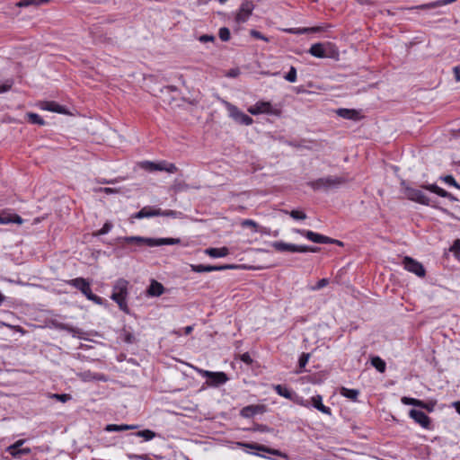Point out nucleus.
<instances>
[{"label":"nucleus","mask_w":460,"mask_h":460,"mask_svg":"<svg viewBox=\"0 0 460 460\" xmlns=\"http://www.w3.org/2000/svg\"><path fill=\"white\" fill-rule=\"evenodd\" d=\"M248 112L252 115L268 114L279 117L281 115V109L272 105L270 102L259 101L248 108Z\"/></svg>","instance_id":"5"},{"label":"nucleus","mask_w":460,"mask_h":460,"mask_svg":"<svg viewBox=\"0 0 460 460\" xmlns=\"http://www.w3.org/2000/svg\"><path fill=\"white\" fill-rule=\"evenodd\" d=\"M308 52L315 58H326L325 49H324L323 44H322V43L313 44L311 46V48L309 49Z\"/></svg>","instance_id":"28"},{"label":"nucleus","mask_w":460,"mask_h":460,"mask_svg":"<svg viewBox=\"0 0 460 460\" xmlns=\"http://www.w3.org/2000/svg\"><path fill=\"white\" fill-rule=\"evenodd\" d=\"M442 180L449 185L455 186L456 188H460V186L458 185V183L456 181L455 178L452 175H447L443 177Z\"/></svg>","instance_id":"49"},{"label":"nucleus","mask_w":460,"mask_h":460,"mask_svg":"<svg viewBox=\"0 0 460 460\" xmlns=\"http://www.w3.org/2000/svg\"><path fill=\"white\" fill-rule=\"evenodd\" d=\"M341 394L352 401H357L358 396L359 394V391L357 389H349L346 387H342L341 390Z\"/></svg>","instance_id":"32"},{"label":"nucleus","mask_w":460,"mask_h":460,"mask_svg":"<svg viewBox=\"0 0 460 460\" xmlns=\"http://www.w3.org/2000/svg\"><path fill=\"white\" fill-rule=\"evenodd\" d=\"M139 166L146 171H157V163H154L151 161H143L139 163Z\"/></svg>","instance_id":"39"},{"label":"nucleus","mask_w":460,"mask_h":460,"mask_svg":"<svg viewBox=\"0 0 460 460\" xmlns=\"http://www.w3.org/2000/svg\"><path fill=\"white\" fill-rule=\"evenodd\" d=\"M308 402H309V407L312 405L314 408L317 409L319 411H321L324 414H327V415L332 414L331 409L323 403L322 395L317 394L315 396H313L311 398V402L308 401Z\"/></svg>","instance_id":"19"},{"label":"nucleus","mask_w":460,"mask_h":460,"mask_svg":"<svg viewBox=\"0 0 460 460\" xmlns=\"http://www.w3.org/2000/svg\"><path fill=\"white\" fill-rule=\"evenodd\" d=\"M196 371L201 375L203 377H207L208 380L206 384L208 386H219L221 385L226 384L229 378L227 375L224 372H212L208 370H204L201 368H196Z\"/></svg>","instance_id":"6"},{"label":"nucleus","mask_w":460,"mask_h":460,"mask_svg":"<svg viewBox=\"0 0 460 460\" xmlns=\"http://www.w3.org/2000/svg\"><path fill=\"white\" fill-rule=\"evenodd\" d=\"M239 445L243 447H246V448H250V449H255V450H258V451H261V452H265V453H268V454H270V455H273V456H279V457H282L286 460L288 459V456L284 453V452H281L280 450L279 449H274V448H270V447H268L264 445H261V444H258V443H239Z\"/></svg>","instance_id":"11"},{"label":"nucleus","mask_w":460,"mask_h":460,"mask_svg":"<svg viewBox=\"0 0 460 460\" xmlns=\"http://www.w3.org/2000/svg\"><path fill=\"white\" fill-rule=\"evenodd\" d=\"M293 232L302 234L308 240L316 243H337L338 245H342V243L339 240L330 238L310 230L294 229Z\"/></svg>","instance_id":"8"},{"label":"nucleus","mask_w":460,"mask_h":460,"mask_svg":"<svg viewBox=\"0 0 460 460\" xmlns=\"http://www.w3.org/2000/svg\"><path fill=\"white\" fill-rule=\"evenodd\" d=\"M22 222V218L17 214L2 213L0 215V225H7L11 223L21 225Z\"/></svg>","instance_id":"21"},{"label":"nucleus","mask_w":460,"mask_h":460,"mask_svg":"<svg viewBox=\"0 0 460 460\" xmlns=\"http://www.w3.org/2000/svg\"><path fill=\"white\" fill-rule=\"evenodd\" d=\"M135 436L142 438L146 441H149L156 437V433L151 429H144L135 433Z\"/></svg>","instance_id":"33"},{"label":"nucleus","mask_w":460,"mask_h":460,"mask_svg":"<svg viewBox=\"0 0 460 460\" xmlns=\"http://www.w3.org/2000/svg\"><path fill=\"white\" fill-rule=\"evenodd\" d=\"M160 213V208H153L151 207H144L136 214L132 215V218L135 219H142L145 217H158Z\"/></svg>","instance_id":"18"},{"label":"nucleus","mask_w":460,"mask_h":460,"mask_svg":"<svg viewBox=\"0 0 460 460\" xmlns=\"http://www.w3.org/2000/svg\"><path fill=\"white\" fill-rule=\"evenodd\" d=\"M129 282L125 279H119L115 281L111 298L117 303L119 308L126 314L129 313L127 303L128 296Z\"/></svg>","instance_id":"1"},{"label":"nucleus","mask_w":460,"mask_h":460,"mask_svg":"<svg viewBox=\"0 0 460 460\" xmlns=\"http://www.w3.org/2000/svg\"><path fill=\"white\" fill-rule=\"evenodd\" d=\"M204 252L212 258H222L229 254V250L227 247L208 248Z\"/></svg>","instance_id":"25"},{"label":"nucleus","mask_w":460,"mask_h":460,"mask_svg":"<svg viewBox=\"0 0 460 460\" xmlns=\"http://www.w3.org/2000/svg\"><path fill=\"white\" fill-rule=\"evenodd\" d=\"M251 35L255 38V39H258V40H262L264 41H269V39L266 38L264 35H262L260 31H255V30H252L251 31Z\"/></svg>","instance_id":"53"},{"label":"nucleus","mask_w":460,"mask_h":460,"mask_svg":"<svg viewBox=\"0 0 460 460\" xmlns=\"http://www.w3.org/2000/svg\"><path fill=\"white\" fill-rule=\"evenodd\" d=\"M261 410V406H260V405H249V406L243 407L241 410V416H243V418H252L254 415L260 413Z\"/></svg>","instance_id":"27"},{"label":"nucleus","mask_w":460,"mask_h":460,"mask_svg":"<svg viewBox=\"0 0 460 460\" xmlns=\"http://www.w3.org/2000/svg\"><path fill=\"white\" fill-rule=\"evenodd\" d=\"M360 4H372L374 3L373 0H356Z\"/></svg>","instance_id":"59"},{"label":"nucleus","mask_w":460,"mask_h":460,"mask_svg":"<svg viewBox=\"0 0 460 460\" xmlns=\"http://www.w3.org/2000/svg\"><path fill=\"white\" fill-rule=\"evenodd\" d=\"M160 213L159 216H162V217H177V212L174 211V210H161L160 209Z\"/></svg>","instance_id":"54"},{"label":"nucleus","mask_w":460,"mask_h":460,"mask_svg":"<svg viewBox=\"0 0 460 460\" xmlns=\"http://www.w3.org/2000/svg\"><path fill=\"white\" fill-rule=\"evenodd\" d=\"M404 195L411 201L420 203L421 205H429V199L420 190L411 187H405L403 190Z\"/></svg>","instance_id":"12"},{"label":"nucleus","mask_w":460,"mask_h":460,"mask_svg":"<svg viewBox=\"0 0 460 460\" xmlns=\"http://www.w3.org/2000/svg\"><path fill=\"white\" fill-rule=\"evenodd\" d=\"M409 415L411 419L414 420L415 422L420 424L424 429H429L430 426V419L429 417L421 411H418L415 409H411L409 411Z\"/></svg>","instance_id":"15"},{"label":"nucleus","mask_w":460,"mask_h":460,"mask_svg":"<svg viewBox=\"0 0 460 460\" xmlns=\"http://www.w3.org/2000/svg\"><path fill=\"white\" fill-rule=\"evenodd\" d=\"M27 117L29 119V121L32 124H38V125L45 124V121L43 120V119L36 113L29 112V113H27Z\"/></svg>","instance_id":"38"},{"label":"nucleus","mask_w":460,"mask_h":460,"mask_svg":"<svg viewBox=\"0 0 460 460\" xmlns=\"http://www.w3.org/2000/svg\"><path fill=\"white\" fill-rule=\"evenodd\" d=\"M128 457L129 459H137V460H152L148 455H135V454H128Z\"/></svg>","instance_id":"52"},{"label":"nucleus","mask_w":460,"mask_h":460,"mask_svg":"<svg viewBox=\"0 0 460 460\" xmlns=\"http://www.w3.org/2000/svg\"><path fill=\"white\" fill-rule=\"evenodd\" d=\"M164 290L165 288L162 283L155 279H152L148 288L146 289V295L152 297L160 296L164 293Z\"/></svg>","instance_id":"17"},{"label":"nucleus","mask_w":460,"mask_h":460,"mask_svg":"<svg viewBox=\"0 0 460 460\" xmlns=\"http://www.w3.org/2000/svg\"><path fill=\"white\" fill-rule=\"evenodd\" d=\"M77 377L84 382H91V381H102L107 382L108 377L101 373L92 372L90 370H86L84 372H80L76 374Z\"/></svg>","instance_id":"16"},{"label":"nucleus","mask_w":460,"mask_h":460,"mask_svg":"<svg viewBox=\"0 0 460 460\" xmlns=\"http://www.w3.org/2000/svg\"><path fill=\"white\" fill-rule=\"evenodd\" d=\"M103 191H104L105 193H112V192H114V190H113V189H111V188H104V189H103Z\"/></svg>","instance_id":"62"},{"label":"nucleus","mask_w":460,"mask_h":460,"mask_svg":"<svg viewBox=\"0 0 460 460\" xmlns=\"http://www.w3.org/2000/svg\"><path fill=\"white\" fill-rule=\"evenodd\" d=\"M309 358H310L309 353H302V355L299 358V361H298L299 367L300 368L305 367L306 366Z\"/></svg>","instance_id":"48"},{"label":"nucleus","mask_w":460,"mask_h":460,"mask_svg":"<svg viewBox=\"0 0 460 460\" xmlns=\"http://www.w3.org/2000/svg\"><path fill=\"white\" fill-rule=\"evenodd\" d=\"M402 264L406 270L414 273L418 277L422 278L426 274V270L423 265L409 256H405L403 258Z\"/></svg>","instance_id":"10"},{"label":"nucleus","mask_w":460,"mask_h":460,"mask_svg":"<svg viewBox=\"0 0 460 460\" xmlns=\"http://www.w3.org/2000/svg\"><path fill=\"white\" fill-rule=\"evenodd\" d=\"M241 360L248 365L252 363V359L247 352L241 355Z\"/></svg>","instance_id":"55"},{"label":"nucleus","mask_w":460,"mask_h":460,"mask_svg":"<svg viewBox=\"0 0 460 460\" xmlns=\"http://www.w3.org/2000/svg\"><path fill=\"white\" fill-rule=\"evenodd\" d=\"M5 300V297L4 295L0 293V305L3 304V302Z\"/></svg>","instance_id":"64"},{"label":"nucleus","mask_w":460,"mask_h":460,"mask_svg":"<svg viewBox=\"0 0 460 460\" xmlns=\"http://www.w3.org/2000/svg\"><path fill=\"white\" fill-rule=\"evenodd\" d=\"M271 246L278 252H295L296 244L287 243L282 241L273 242Z\"/></svg>","instance_id":"26"},{"label":"nucleus","mask_w":460,"mask_h":460,"mask_svg":"<svg viewBox=\"0 0 460 460\" xmlns=\"http://www.w3.org/2000/svg\"><path fill=\"white\" fill-rule=\"evenodd\" d=\"M254 4L252 1L244 0L235 15V22L237 23H243L248 21L254 10Z\"/></svg>","instance_id":"9"},{"label":"nucleus","mask_w":460,"mask_h":460,"mask_svg":"<svg viewBox=\"0 0 460 460\" xmlns=\"http://www.w3.org/2000/svg\"><path fill=\"white\" fill-rule=\"evenodd\" d=\"M13 84V81L12 79H7L3 83H0V93L8 92Z\"/></svg>","instance_id":"44"},{"label":"nucleus","mask_w":460,"mask_h":460,"mask_svg":"<svg viewBox=\"0 0 460 460\" xmlns=\"http://www.w3.org/2000/svg\"><path fill=\"white\" fill-rule=\"evenodd\" d=\"M401 402L405 405H413L417 407L424 406L423 401L407 396L402 397Z\"/></svg>","instance_id":"35"},{"label":"nucleus","mask_w":460,"mask_h":460,"mask_svg":"<svg viewBox=\"0 0 460 460\" xmlns=\"http://www.w3.org/2000/svg\"><path fill=\"white\" fill-rule=\"evenodd\" d=\"M273 388L279 395L291 400L296 404L309 408V402L307 400L303 399L296 393L290 391L287 386L282 385H276Z\"/></svg>","instance_id":"7"},{"label":"nucleus","mask_w":460,"mask_h":460,"mask_svg":"<svg viewBox=\"0 0 460 460\" xmlns=\"http://www.w3.org/2000/svg\"><path fill=\"white\" fill-rule=\"evenodd\" d=\"M238 72L236 70H231L229 73V76H236Z\"/></svg>","instance_id":"63"},{"label":"nucleus","mask_w":460,"mask_h":460,"mask_svg":"<svg viewBox=\"0 0 460 460\" xmlns=\"http://www.w3.org/2000/svg\"><path fill=\"white\" fill-rule=\"evenodd\" d=\"M51 398H55L57 399L58 401L61 402H66L68 400L71 399V396L70 394H53L50 395Z\"/></svg>","instance_id":"45"},{"label":"nucleus","mask_w":460,"mask_h":460,"mask_svg":"<svg viewBox=\"0 0 460 460\" xmlns=\"http://www.w3.org/2000/svg\"><path fill=\"white\" fill-rule=\"evenodd\" d=\"M227 110L229 111L230 117L240 124L249 126L253 122L250 116L241 111L236 106L233 104L228 103Z\"/></svg>","instance_id":"13"},{"label":"nucleus","mask_w":460,"mask_h":460,"mask_svg":"<svg viewBox=\"0 0 460 460\" xmlns=\"http://www.w3.org/2000/svg\"><path fill=\"white\" fill-rule=\"evenodd\" d=\"M329 279H320L315 286L310 288L311 290H319V289H322L324 287H326L328 284H329Z\"/></svg>","instance_id":"46"},{"label":"nucleus","mask_w":460,"mask_h":460,"mask_svg":"<svg viewBox=\"0 0 460 460\" xmlns=\"http://www.w3.org/2000/svg\"><path fill=\"white\" fill-rule=\"evenodd\" d=\"M192 330H193L192 326H187V327L184 328V333L186 335H188V334H190L192 332Z\"/></svg>","instance_id":"61"},{"label":"nucleus","mask_w":460,"mask_h":460,"mask_svg":"<svg viewBox=\"0 0 460 460\" xmlns=\"http://www.w3.org/2000/svg\"><path fill=\"white\" fill-rule=\"evenodd\" d=\"M322 31L321 27L291 28V29L285 30V31H287L288 33L298 34V35L299 34L308 33V32H318V31Z\"/></svg>","instance_id":"30"},{"label":"nucleus","mask_w":460,"mask_h":460,"mask_svg":"<svg viewBox=\"0 0 460 460\" xmlns=\"http://www.w3.org/2000/svg\"><path fill=\"white\" fill-rule=\"evenodd\" d=\"M190 269L192 271L198 272V273L210 272V265L191 264Z\"/></svg>","instance_id":"40"},{"label":"nucleus","mask_w":460,"mask_h":460,"mask_svg":"<svg viewBox=\"0 0 460 460\" xmlns=\"http://www.w3.org/2000/svg\"><path fill=\"white\" fill-rule=\"evenodd\" d=\"M421 188L422 189H425V190H428L431 192H434L436 194H438V196L440 197H443V198H448L452 200H455L456 199L452 196V194H450L449 192H447V190H443L442 188L438 187V185L436 184H427V185H421Z\"/></svg>","instance_id":"23"},{"label":"nucleus","mask_w":460,"mask_h":460,"mask_svg":"<svg viewBox=\"0 0 460 460\" xmlns=\"http://www.w3.org/2000/svg\"><path fill=\"white\" fill-rule=\"evenodd\" d=\"M320 251L319 247L307 246V245H296L295 248V252H318Z\"/></svg>","instance_id":"37"},{"label":"nucleus","mask_w":460,"mask_h":460,"mask_svg":"<svg viewBox=\"0 0 460 460\" xmlns=\"http://www.w3.org/2000/svg\"><path fill=\"white\" fill-rule=\"evenodd\" d=\"M434 407H435V402H424V406H420V408L426 409L429 412L433 411Z\"/></svg>","instance_id":"56"},{"label":"nucleus","mask_w":460,"mask_h":460,"mask_svg":"<svg viewBox=\"0 0 460 460\" xmlns=\"http://www.w3.org/2000/svg\"><path fill=\"white\" fill-rule=\"evenodd\" d=\"M230 31L226 27H222L219 29L218 36L222 41H228L230 40Z\"/></svg>","instance_id":"42"},{"label":"nucleus","mask_w":460,"mask_h":460,"mask_svg":"<svg viewBox=\"0 0 460 460\" xmlns=\"http://www.w3.org/2000/svg\"><path fill=\"white\" fill-rule=\"evenodd\" d=\"M286 213L289 214V216L296 220H304L307 217L306 214L301 210H291Z\"/></svg>","instance_id":"41"},{"label":"nucleus","mask_w":460,"mask_h":460,"mask_svg":"<svg viewBox=\"0 0 460 460\" xmlns=\"http://www.w3.org/2000/svg\"><path fill=\"white\" fill-rule=\"evenodd\" d=\"M242 227H252L253 232H260L263 234H270V230L266 227L259 228V225L252 219H244L241 222Z\"/></svg>","instance_id":"24"},{"label":"nucleus","mask_w":460,"mask_h":460,"mask_svg":"<svg viewBox=\"0 0 460 460\" xmlns=\"http://www.w3.org/2000/svg\"><path fill=\"white\" fill-rule=\"evenodd\" d=\"M234 265H220V266H212L210 265V271H218V270H225L228 269H234Z\"/></svg>","instance_id":"50"},{"label":"nucleus","mask_w":460,"mask_h":460,"mask_svg":"<svg viewBox=\"0 0 460 460\" xmlns=\"http://www.w3.org/2000/svg\"><path fill=\"white\" fill-rule=\"evenodd\" d=\"M371 364L380 373H384L385 371V367H386L385 362L379 357H374L371 359Z\"/></svg>","instance_id":"34"},{"label":"nucleus","mask_w":460,"mask_h":460,"mask_svg":"<svg viewBox=\"0 0 460 460\" xmlns=\"http://www.w3.org/2000/svg\"><path fill=\"white\" fill-rule=\"evenodd\" d=\"M157 171H164L169 173H174L178 171V168L174 164L168 163L166 161H161L157 163Z\"/></svg>","instance_id":"31"},{"label":"nucleus","mask_w":460,"mask_h":460,"mask_svg":"<svg viewBox=\"0 0 460 460\" xmlns=\"http://www.w3.org/2000/svg\"><path fill=\"white\" fill-rule=\"evenodd\" d=\"M67 283L80 290L88 300L93 302L96 305H102L103 299L92 292L90 283L84 278H75L67 281Z\"/></svg>","instance_id":"4"},{"label":"nucleus","mask_w":460,"mask_h":460,"mask_svg":"<svg viewBox=\"0 0 460 460\" xmlns=\"http://www.w3.org/2000/svg\"><path fill=\"white\" fill-rule=\"evenodd\" d=\"M128 243H135L137 245H147L150 247L161 245H173L181 243L179 238H146L140 236H128L124 238Z\"/></svg>","instance_id":"3"},{"label":"nucleus","mask_w":460,"mask_h":460,"mask_svg":"<svg viewBox=\"0 0 460 460\" xmlns=\"http://www.w3.org/2000/svg\"><path fill=\"white\" fill-rule=\"evenodd\" d=\"M451 250H454V251H460V239H456L453 245H452V248Z\"/></svg>","instance_id":"58"},{"label":"nucleus","mask_w":460,"mask_h":460,"mask_svg":"<svg viewBox=\"0 0 460 460\" xmlns=\"http://www.w3.org/2000/svg\"><path fill=\"white\" fill-rule=\"evenodd\" d=\"M137 426L136 425H128V424H121V425H117V424H108L106 427H105V430L108 431V432H113V431H116V432H119V431H125V430H129V429H137Z\"/></svg>","instance_id":"29"},{"label":"nucleus","mask_w":460,"mask_h":460,"mask_svg":"<svg viewBox=\"0 0 460 460\" xmlns=\"http://www.w3.org/2000/svg\"><path fill=\"white\" fill-rule=\"evenodd\" d=\"M284 78L290 82L295 83L296 81V69L294 66H291L288 73L284 76Z\"/></svg>","instance_id":"43"},{"label":"nucleus","mask_w":460,"mask_h":460,"mask_svg":"<svg viewBox=\"0 0 460 460\" xmlns=\"http://www.w3.org/2000/svg\"><path fill=\"white\" fill-rule=\"evenodd\" d=\"M112 228V225L110 222H106L102 227L97 232V235H103L108 234Z\"/></svg>","instance_id":"47"},{"label":"nucleus","mask_w":460,"mask_h":460,"mask_svg":"<svg viewBox=\"0 0 460 460\" xmlns=\"http://www.w3.org/2000/svg\"><path fill=\"white\" fill-rule=\"evenodd\" d=\"M40 108L45 111H53L60 114H66V109L56 102H43Z\"/></svg>","instance_id":"22"},{"label":"nucleus","mask_w":460,"mask_h":460,"mask_svg":"<svg viewBox=\"0 0 460 460\" xmlns=\"http://www.w3.org/2000/svg\"><path fill=\"white\" fill-rule=\"evenodd\" d=\"M25 443V439H19L13 445L6 448L8 452L13 457H19L22 455H29L31 450L30 447L20 448Z\"/></svg>","instance_id":"14"},{"label":"nucleus","mask_w":460,"mask_h":460,"mask_svg":"<svg viewBox=\"0 0 460 460\" xmlns=\"http://www.w3.org/2000/svg\"><path fill=\"white\" fill-rule=\"evenodd\" d=\"M454 74L456 81H460V65L454 67Z\"/></svg>","instance_id":"57"},{"label":"nucleus","mask_w":460,"mask_h":460,"mask_svg":"<svg viewBox=\"0 0 460 460\" xmlns=\"http://www.w3.org/2000/svg\"><path fill=\"white\" fill-rule=\"evenodd\" d=\"M336 113L340 117L346 119L358 120L361 118L359 111L357 110H353V109L350 110V109L341 108V109L337 110Z\"/></svg>","instance_id":"20"},{"label":"nucleus","mask_w":460,"mask_h":460,"mask_svg":"<svg viewBox=\"0 0 460 460\" xmlns=\"http://www.w3.org/2000/svg\"><path fill=\"white\" fill-rule=\"evenodd\" d=\"M347 182V179L343 176L329 175L322 177L307 182V185L314 190L329 191L338 189Z\"/></svg>","instance_id":"2"},{"label":"nucleus","mask_w":460,"mask_h":460,"mask_svg":"<svg viewBox=\"0 0 460 460\" xmlns=\"http://www.w3.org/2000/svg\"><path fill=\"white\" fill-rule=\"evenodd\" d=\"M49 0H21L17 3L19 7H26L29 5H40L44 3H48Z\"/></svg>","instance_id":"36"},{"label":"nucleus","mask_w":460,"mask_h":460,"mask_svg":"<svg viewBox=\"0 0 460 460\" xmlns=\"http://www.w3.org/2000/svg\"><path fill=\"white\" fill-rule=\"evenodd\" d=\"M453 406L455 407L456 411L460 414V401L455 402L453 403Z\"/></svg>","instance_id":"60"},{"label":"nucleus","mask_w":460,"mask_h":460,"mask_svg":"<svg viewBox=\"0 0 460 460\" xmlns=\"http://www.w3.org/2000/svg\"><path fill=\"white\" fill-rule=\"evenodd\" d=\"M216 38L213 35L204 34L199 38V40L202 43L213 42Z\"/></svg>","instance_id":"51"}]
</instances>
